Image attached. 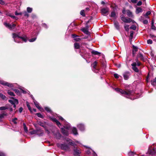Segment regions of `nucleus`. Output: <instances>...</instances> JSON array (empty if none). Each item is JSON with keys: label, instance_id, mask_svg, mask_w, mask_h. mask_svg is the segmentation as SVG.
<instances>
[{"label": "nucleus", "instance_id": "44", "mask_svg": "<svg viewBox=\"0 0 156 156\" xmlns=\"http://www.w3.org/2000/svg\"><path fill=\"white\" fill-rule=\"evenodd\" d=\"M81 39L79 38V37H76L74 38V40L76 41H79L81 40Z\"/></svg>", "mask_w": 156, "mask_h": 156}, {"label": "nucleus", "instance_id": "2", "mask_svg": "<svg viewBox=\"0 0 156 156\" xmlns=\"http://www.w3.org/2000/svg\"><path fill=\"white\" fill-rule=\"evenodd\" d=\"M13 38L14 39V41L17 43H20V42L19 41L21 39L24 42H26L27 41V37H19L16 34L13 33Z\"/></svg>", "mask_w": 156, "mask_h": 156}, {"label": "nucleus", "instance_id": "57", "mask_svg": "<svg viewBox=\"0 0 156 156\" xmlns=\"http://www.w3.org/2000/svg\"><path fill=\"white\" fill-rule=\"evenodd\" d=\"M137 0H131V2L133 3H136Z\"/></svg>", "mask_w": 156, "mask_h": 156}, {"label": "nucleus", "instance_id": "49", "mask_svg": "<svg viewBox=\"0 0 156 156\" xmlns=\"http://www.w3.org/2000/svg\"><path fill=\"white\" fill-rule=\"evenodd\" d=\"M151 28H152V29L154 30H156V27L153 24V23L152 22Z\"/></svg>", "mask_w": 156, "mask_h": 156}, {"label": "nucleus", "instance_id": "59", "mask_svg": "<svg viewBox=\"0 0 156 156\" xmlns=\"http://www.w3.org/2000/svg\"><path fill=\"white\" fill-rule=\"evenodd\" d=\"M69 144L72 146H73L74 145V143L73 141H71V142H69Z\"/></svg>", "mask_w": 156, "mask_h": 156}, {"label": "nucleus", "instance_id": "50", "mask_svg": "<svg viewBox=\"0 0 156 156\" xmlns=\"http://www.w3.org/2000/svg\"><path fill=\"white\" fill-rule=\"evenodd\" d=\"M114 77L116 79L119 78V75L116 73H115L114 74Z\"/></svg>", "mask_w": 156, "mask_h": 156}, {"label": "nucleus", "instance_id": "61", "mask_svg": "<svg viewBox=\"0 0 156 156\" xmlns=\"http://www.w3.org/2000/svg\"><path fill=\"white\" fill-rule=\"evenodd\" d=\"M148 22V21L147 20H144L143 21V23H144V24H147Z\"/></svg>", "mask_w": 156, "mask_h": 156}, {"label": "nucleus", "instance_id": "12", "mask_svg": "<svg viewBox=\"0 0 156 156\" xmlns=\"http://www.w3.org/2000/svg\"><path fill=\"white\" fill-rule=\"evenodd\" d=\"M132 66V69L133 70L136 72H138L139 71L138 69L136 67V62H134L131 64Z\"/></svg>", "mask_w": 156, "mask_h": 156}, {"label": "nucleus", "instance_id": "14", "mask_svg": "<svg viewBox=\"0 0 156 156\" xmlns=\"http://www.w3.org/2000/svg\"><path fill=\"white\" fill-rule=\"evenodd\" d=\"M51 119L53 121L55 122L56 123V124L59 127H60V126H61V124L55 118H51Z\"/></svg>", "mask_w": 156, "mask_h": 156}, {"label": "nucleus", "instance_id": "33", "mask_svg": "<svg viewBox=\"0 0 156 156\" xmlns=\"http://www.w3.org/2000/svg\"><path fill=\"white\" fill-rule=\"evenodd\" d=\"M38 124L40 125V126L43 127L44 128H45L46 127L44 123L43 122H38Z\"/></svg>", "mask_w": 156, "mask_h": 156}, {"label": "nucleus", "instance_id": "18", "mask_svg": "<svg viewBox=\"0 0 156 156\" xmlns=\"http://www.w3.org/2000/svg\"><path fill=\"white\" fill-rule=\"evenodd\" d=\"M33 102H34V103L36 107L38 108L39 109L41 110V108L39 106L38 103L33 98Z\"/></svg>", "mask_w": 156, "mask_h": 156}, {"label": "nucleus", "instance_id": "7", "mask_svg": "<svg viewBox=\"0 0 156 156\" xmlns=\"http://www.w3.org/2000/svg\"><path fill=\"white\" fill-rule=\"evenodd\" d=\"M109 9L108 8H104L102 9L101 11L102 14L104 16H107L108 15V12L109 11Z\"/></svg>", "mask_w": 156, "mask_h": 156}, {"label": "nucleus", "instance_id": "21", "mask_svg": "<svg viewBox=\"0 0 156 156\" xmlns=\"http://www.w3.org/2000/svg\"><path fill=\"white\" fill-rule=\"evenodd\" d=\"M115 27L117 30L119 29V23L117 21H115L114 23Z\"/></svg>", "mask_w": 156, "mask_h": 156}, {"label": "nucleus", "instance_id": "54", "mask_svg": "<svg viewBox=\"0 0 156 156\" xmlns=\"http://www.w3.org/2000/svg\"><path fill=\"white\" fill-rule=\"evenodd\" d=\"M9 16L13 19H16L17 17L14 16L12 15H9Z\"/></svg>", "mask_w": 156, "mask_h": 156}, {"label": "nucleus", "instance_id": "17", "mask_svg": "<svg viewBox=\"0 0 156 156\" xmlns=\"http://www.w3.org/2000/svg\"><path fill=\"white\" fill-rule=\"evenodd\" d=\"M61 132L62 133L65 135L67 136L69 134L68 131L64 128H61Z\"/></svg>", "mask_w": 156, "mask_h": 156}, {"label": "nucleus", "instance_id": "31", "mask_svg": "<svg viewBox=\"0 0 156 156\" xmlns=\"http://www.w3.org/2000/svg\"><path fill=\"white\" fill-rule=\"evenodd\" d=\"M137 56L138 58H140V59L142 60H143L144 59V57L142 54H141V53H140L139 55H138Z\"/></svg>", "mask_w": 156, "mask_h": 156}, {"label": "nucleus", "instance_id": "13", "mask_svg": "<svg viewBox=\"0 0 156 156\" xmlns=\"http://www.w3.org/2000/svg\"><path fill=\"white\" fill-rule=\"evenodd\" d=\"M12 98L13 99V100H9V102L12 105L17 104L18 103V100L16 99H14L13 98Z\"/></svg>", "mask_w": 156, "mask_h": 156}, {"label": "nucleus", "instance_id": "45", "mask_svg": "<svg viewBox=\"0 0 156 156\" xmlns=\"http://www.w3.org/2000/svg\"><path fill=\"white\" fill-rule=\"evenodd\" d=\"M152 41L151 39H149L147 40V43L149 44H151L152 43Z\"/></svg>", "mask_w": 156, "mask_h": 156}, {"label": "nucleus", "instance_id": "43", "mask_svg": "<svg viewBox=\"0 0 156 156\" xmlns=\"http://www.w3.org/2000/svg\"><path fill=\"white\" fill-rule=\"evenodd\" d=\"M130 28L134 30H135L136 29V26L134 25H133Z\"/></svg>", "mask_w": 156, "mask_h": 156}, {"label": "nucleus", "instance_id": "22", "mask_svg": "<svg viewBox=\"0 0 156 156\" xmlns=\"http://www.w3.org/2000/svg\"><path fill=\"white\" fill-rule=\"evenodd\" d=\"M72 131L73 133L75 135H76L78 134V133L77 130L76 128L73 127V128Z\"/></svg>", "mask_w": 156, "mask_h": 156}, {"label": "nucleus", "instance_id": "29", "mask_svg": "<svg viewBox=\"0 0 156 156\" xmlns=\"http://www.w3.org/2000/svg\"><path fill=\"white\" fill-rule=\"evenodd\" d=\"M130 36H129L130 37L129 40L131 41L133 38V34L134 33V32L133 31H130Z\"/></svg>", "mask_w": 156, "mask_h": 156}, {"label": "nucleus", "instance_id": "10", "mask_svg": "<svg viewBox=\"0 0 156 156\" xmlns=\"http://www.w3.org/2000/svg\"><path fill=\"white\" fill-rule=\"evenodd\" d=\"M130 73L128 72H126L123 74L124 78L125 80H128L130 76Z\"/></svg>", "mask_w": 156, "mask_h": 156}, {"label": "nucleus", "instance_id": "58", "mask_svg": "<svg viewBox=\"0 0 156 156\" xmlns=\"http://www.w3.org/2000/svg\"><path fill=\"white\" fill-rule=\"evenodd\" d=\"M4 117L3 114H0V120Z\"/></svg>", "mask_w": 156, "mask_h": 156}, {"label": "nucleus", "instance_id": "35", "mask_svg": "<svg viewBox=\"0 0 156 156\" xmlns=\"http://www.w3.org/2000/svg\"><path fill=\"white\" fill-rule=\"evenodd\" d=\"M92 151H93L91 149H88L86 151V152L87 154H90V153H91V152H92Z\"/></svg>", "mask_w": 156, "mask_h": 156}, {"label": "nucleus", "instance_id": "39", "mask_svg": "<svg viewBox=\"0 0 156 156\" xmlns=\"http://www.w3.org/2000/svg\"><path fill=\"white\" fill-rule=\"evenodd\" d=\"M36 115L39 118H44L43 116L40 113H37L36 114Z\"/></svg>", "mask_w": 156, "mask_h": 156}, {"label": "nucleus", "instance_id": "46", "mask_svg": "<svg viewBox=\"0 0 156 156\" xmlns=\"http://www.w3.org/2000/svg\"><path fill=\"white\" fill-rule=\"evenodd\" d=\"M36 39V38H34L31 39H30L29 40L30 42H33Z\"/></svg>", "mask_w": 156, "mask_h": 156}, {"label": "nucleus", "instance_id": "8", "mask_svg": "<svg viewBox=\"0 0 156 156\" xmlns=\"http://www.w3.org/2000/svg\"><path fill=\"white\" fill-rule=\"evenodd\" d=\"M0 83L2 85L7 86L9 87H13V86L12 83H8L6 82L2 81L0 82Z\"/></svg>", "mask_w": 156, "mask_h": 156}, {"label": "nucleus", "instance_id": "48", "mask_svg": "<svg viewBox=\"0 0 156 156\" xmlns=\"http://www.w3.org/2000/svg\"><path fill=\"white\" fill-rule=\"evenodd\" d=\"M64 128L67 129H69L70 127V126L69 125H68L67 126H66V125L65 124V126L64 127Z\"/></svg>", "mask_w": 156, "mask_h": 156}, {"label": "nucleus", "instance_id": "63", "mask_svg": "<svg viewBox=\"0 0 156 156\" xmlns=\"http://www.w3.org/2000/svg\"><path fill=\"white\" fill-rule=\"evenodd\" d=\"M136 62H137L136 65H137L138 66H140V63L139 62L137 61V59L136 60Z\"/></svg>", "mask_w": 156, "mask_h": 156}, {"label": "nucleus", "instance_id": "51", "mask_svg": "<svg viewBox=\"0 0 156 156\" xmlns=\"http://www.w3.org/2000/svg\"><path fill=\"white\" fill-rule=\"evenodd\" d=\"M27 107L28 108V109L30 111H31V108L30 107V105H29V104H28V102H27Z\"/></svg>", "mask_w": 156, "mask_h": 156}, {"label": "nucleus", "instance_id": "9", "mask_svg": "<svg viewBox=\"0 0 156 156\" xmlns=\"http://www.w3.org/2000/svg\"><path fill=\"white\" fill-rule=\"evenodd\" d=\"M0 83L2 85L7 86L9 87H13V86L12 83H8L6 82L2 81L0 82Z\"/></svg>", "mask_w": 156, "mask_h": 156}, {"label": "nucleus", "instance_id": "53", "mask_svg": "<svg viewBox=\"0 0 156 156\" xmlns=\"http://www.w3.org/2000/svg\"><path fill=\"white\" fill-rule=\"evenodd\" d=\"M92 152V154L93 156H97V154L95 153V152L93 151Z\"/></svg>", "mask_w": 156, "mask_h": 156}, {"label": "nucleus", "instance_id": "34", "mask_svg": "<svg viewBox=\"0 0 156 156\" xmlns=\"http://www.w3.org/2000/svg\"><path fill=\"white\" fill-rule=\"evenodd\" d=\"M129 26L128 25L125 24L124 25V28L125 30L127 31H128L129 30Z\"/></svg>", "mask_w": 156, "mask_h": 156}, {"label": "nucleus", "instance_id": "55", "mask_svg": "<svg viewBox=\"0 0 156 156\" xmlns=\"http://www.w3.org/2000/svg\"><path fill=\"white\" fill-rule=\"evenodd\" d=\"M142 2L140 1H139L137 3V5L138 6H140L142 5Z\"/></svg>", "mask_w": 156, "mask_h": 156}, {"label": "nucleus", "instance_id": "5", "mask_svg": "<svg viewBox=\"0 0 156 156\" xmlns=\"http://www.w3.org/2000/svg\"><path fill=\"white\" fill-rule=\"evenodd\" d=\"M97 62L96 61L94 62L92 64V65L93 66L92 70L96 73H97L99 71L98 69L97 68Z\"/></svg>", "mask_w": 156, "mask_h": 156}, {"label": "nucleus", "instance_id": "62", "mask_svg": "<svg viewBox=\"0 0 156 156\" xmlns=\"http://www.w3.org/2000/svg\"><path fill=\"white\" fill-rule=\"evenodd\" d=\"M58 118H59V119H60V120H62V121H65V120L62 117L59 116L58 117Z\"/></svg>", "mask_w": 156, "mask_h": 156}, {"label": "nucleus", "instance_id": "1", "mask_svg": "<svg viewBox=\"0 0 156 156\" xmlns=\"http://www.w3.org/2000/svg\"><path fill=\"white\" fill-rule=\"evenodd\" d=\"M115 90L119 92L122 96L126 98H129V97L133 94V92L131 91H125L118 88H115Z\"/></svg>", "mask_w": 156, "mask_h": 156}, {"label": "nucleus", "instance_id": "28", "mask_svg": "<svg viewBox=\"0 0 156 156\" xmlns=\"http://www.w3.org/2000/svg\"><path fill=\"white\" fill-rule=\"evenodd\" d=\"M151 84L153 86L156 85V78L151 81Z\"/></svg>", "mask_w": 156, "mask_h": 156}, {"label": "nucleus", "instance_id": "37", "mask_svg": "<svg viewBox=\"0 0 156 156\" xmlns=\"http://www.w3.org/2000/svg\"><path fill=\"white\" fill-rule=\"evenodd\" d=\"M32 11V9L30 7H27V11L28 13H31Z\"/></svg>", "mask_w": 156, "mask_h": 156}, {"label": "nucleus", "instance_id": "27", "mask_svg": "<svg viewBox=\"0 0 156 156\" xmlns=\"http://www.w3.org/2000/svg\"><path fill=\"white\" fill-rule=\"evenodd\" d=\"M91 53L94 55H99L100 54V52L94 50H93L91 52Z\"/></svg>", "mask_w": 156, "mask_h": 156}, {"label": "nucleus", "instance_id": "47", "mask_svg": "<svg viewBox=\"0 0 156 156\" xmlns=\"http://www.w3.org/2000/svg\"><path fill=\"white\" fill-rule=\"evenodd\" d=\"M45 109L47 112H51V109L48 107H45Z\"/></svg>", "mask_w": 156, "mask_h": 156}, {"label": "nucleus", "instance_id": "23", "mask_svg": "<svg viewBox=\"0 0 156 156\" xmlns=\"http://www.w3.org/2000/svg\"><path fill=\"white\" fill-rule=\"evenodd\" d=\"M111 17L114 19H116V16L115 11H113L111 12Z\"/></svg>", "mask_w": 156, "mask_h": 156}, {"label": "nucleus", "instance_id": "60", "mask_svg": "<svg viewBox=\"0 0 156 156\" xmlns=\"http://www.w3.org/2000/svg\"><path fill=\"white\" fill-rule=\"evenodd\" d=\"M0 4L2 5H3L5 4V2L2 0H0Z\"/></svg>", "mask_w": 156, "mask_h": 156}, {"label": "nucleus", "instance_id": "20", "mask_svg": "<svg viewBox=\"0 0 156 156\" xmlns=\"http://www.w3.org/2000/svg\"><path fill=\"white\" fill-rule=\"evenodd\" d=\"M127 15L128 16L131 17H133V15L132 13V12L129 10H126Z\"/></svg>", "mask_w": 156, "mask_h": 156}, {"label": "nucleus", "instance_id": "42", "mask_svg": "<svg viewBox=\"0 0 156 156\" xmlns=\"http://www.w3.org/2000/svg\"><path fill=\"white\" fill-rule=\"evenodd\" d=\"M8 93L9 94L10 96H14V93L12 92L9 91V90L8 91Z\"/></svg>", "mask_w": 156, "mask_h": 156}, {"label": "nucleus", "instance_id": "11", "mask_svg": "<svg viewBox=\"0 0 156 156\" xmlns=\"http://www.w3.org/2000/svg\"><path fill=\"white\" fill-rule=\"evenodd\" d=\"M74 155L75 156H80V154L81 153V151L77 149H74Z\"/></svg>", "mask_w": 156, "mask_h": 156}, {"label": "nucleus", "instance_id": "6", "mask_svg": "<svg viewBox=\"0 0 156 156\" xmlns=\"http://www.w3.org/2000/svg\"><path fill=\"white\" fill-rule=\"evenodd\" d=\"M4 24L6 27L8 28L10 30L14 29L16 26V25L15 24L11 25L7 23H4Z\"/></svg>", "mask_w": 156, "mask_h": 156}, {"label": "nucleus", "instance_id": "19", "mask_svg": "<svg viewBox=\"0 0 156 156\" xmlns=\"http://www.w3.org/2000/svg\"><path fill=\"white\" fill-rule=\"evenodd\" d=\"M81 30L82 32H83L84 34H87L89 35L90 33L89 32L88 30L86 28H83L81 29Z\"/></svg>", "mask_w": 156, "mask_h": 156}, {"label": "nucleus", "instance_id": "32", "mask_svg": "<svg viewBox=\"0 0 156 156\" xmlns=\"http://www.w3.org/2000/svg\"><path fill=\"white\" fill-rule=\"evenodd\" d=\"M23 128H24V129L26 133L27 132H28L27 128L25 124L24 123L23 124Z\"/></svg>", "mask_w": 156, "mask_h": 156}, {"label": "nucleus", "instance_id": "25", "mask_svg": "<svg viewBox=\"0 0 156 156\" xmlns=\"http://www.w3.org/2000/svg\"><path fill=\"white\" fill-rule=\"evenodd\" d=\"M142 11V9L140 8H138L136 9V13L137 14H138L140 12Z\"/></svg>", "mask_w": 156, "mask_h": 156}, {"label": "nucleus", "instance_id": "4", "mask_svg": "<svg viewBox=\"0 0 156 156\" xmlns=\"http://www.w3.org/2000/svg\"><path fill=\"white\" fill-rule=\"evenodd\" d=\"M120 18L121 20L125 23H130L132 21V20L130 19L126 18L123 15H122L120 16Z\"/></svg>", "mask_w": 156, "mask_h": 156}, {"label": "nucleus", "instance_id": "24", "mask_svg": "<svg viewBox=\"0 0 156 156\" xmlns=\"http://www.w3.org/2000/svg\"><path fill=\"white\" fill-rule=\"evenodd\" d=\"M74 47L75 49H79L80 47V45L79 44L76 43L74 44Z\"/></svg>", "mask_w": 156, "mask_h": 156}, {"label": "nucleus", "instance_id": "56", "mask_svg": "<svg viewBox=\"0 0 156 156\" xmlns=\"http://www.w3.org/2000/svg\"><path fill=\"white\" fill-rule=\"evenodd\" d=\"M72 36V37L73 38H75L76 37H79L78 36H77L75 34H73Z\"/></svg>", "mask_w": 156, "mask_h": 156}, {"label": "nucleus", "instance_id": "38", "mask_svg": "<svg viewBox=\"0 0 156 156\" xmlns=\"http://www.w3.org/2000/svg\"><path fill=\"white\" fill-rule=\"evenodd\" d=\"M151 13V12L150 11H148L144 15V16L146 17V18H148V15H150Z\"/></svg>", "mask_w": 156, "mask_h": 156}, {"label": "nucleus", "instance_id": "64", "mask_svg": "<svg viewBox=\"0 0 156 156\" xmlns=\"http://www.w3.org/2000/svg\"><path fill=\"white\" fill-rule=\"evenodd\" d=\"M45 129L46 131L47 132V134H49L50 133V132L49 131H48L46 128V127L44 128Z\"/></svg>", "mask_w": 156, "mask_h": 156}, {"label": "nucleus", "instance_id": "30", "mask_svg": "<svg viewBox=\"0 0 156 156\" xmlns=\"http://www.w3.org/2000/svg\"><path fill=\"white\" fill-rule=\"evenodd\" d=\"M37 129L36 130H33L31 131L30 132V133L31 134H37Z\"/></svg>", "mask_w": 156, "mask_h": 156}, {"label": "nucleus", "instance_id": "26", "mask_svg": "<svg viewBox=\"0 0 156 156\" xmlns=\"http://www.w3.org/2000/svg\"><path fill=\"white\" fill-rule=\"evenodd\" d=\"M8 108V107L7 105H6L5 106H2L0 107V110H5Z\"/></svg>", "mask_w": 156, "mask_h": 156}, {"label": "nucleus", "instance_id": "3", "mask_svg": "<svg viewBox=\"0 0 156 156\" xmlns=\"http://www.w3.org/2000/svg\"><path fill=\"white\" fill-rule=\"evenodd\" d=\"M58 147L66 151H69V146L67 144H59Z\"/></svg>", "mask_w": 156, "mask_h": 156}, {"label": "nucleus", "instance_id": "15", "mask_svg": "<svg viewBox=\"0 0 156 156\" xmlns=\"http://www.w3.org/2000/svg\"><path fill=\"white\" fill-rule=\"evenodd\" d=\"M77 126L81 131H83L85 129V127L83 124H79L77 125Z\"/></svg>", "mask_w": 156, "mask_h": 156}, {"label": "nucleus", "instance_id": "41", "mask_svg": "<svg viewBox=\"0 0 156 156\" xmlns=\"http://www.w3.org/2000/svg\"><path fill=\"white\" fill-rule=\"evenodd\" d=\"M84 10H82L80 12V14L83 16H85V14L84 12Z\"/></svg>", "mask_w": 156, "mask_h": 156}, {"label": "nucleus", "instance_id": "16", "mask_svg": "<svg viewBox=\"0 0 156 156\" xmlns=\"http://www.w3.org/2000/svg\"><path fill=\"white\" fill-rule=\"evenodd\" d=\"M37 135L38 136H41L43 135L44 132L43 130H41V129H37Z\"/></svg>", "mask_w": 156, "mask_h": 156}, {"label": "nucleus", "instance_id": "36", "mask_svg": "<svg viewBox=\"0 0 156 156\" xmlns=\"http://www.w3.org/2000/svg\"><path fill=\"white\" fill-rule=\"evenodd\" d=\"M0 97L3 100H5L6 98V97L1 93H0Z\"/></svg>", "mask_w": 156, "mask_h": 156}, {"label": "nucleus", "instance_id": "40", "mask_svg": "<svg viewBox=\"0 0 156 156\" xmlns=\"http://www.w3.org/2000/svg\"><path fill=\"white\" fill-rule=\"evenodd\" d=\"M23 14L24 16H25L28 17L29 16V15L27 13L26 11H24L22 12V14Z\"/></svg>", "mask_w": 156, "mask_h": 156}, {"label": "nucleus", "instance_id": "52", "mask_svg": "<svg viewBox=\"0 0 156 156\" xmlns=\"http://www.w3.org/2000/svg\"><path fill=\"white\" fill-rule=\"evenodd\" d=\"M15 14L16 15H22V12H20L18 13L16 11L15 12Z\"/></svg>", "mask_w": 156, "mask_h": 156}]
</instances>
